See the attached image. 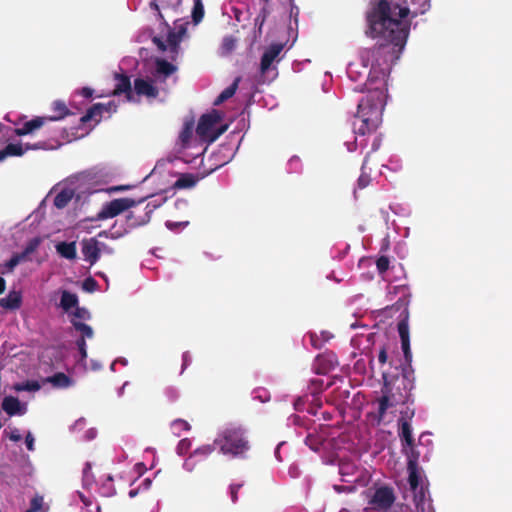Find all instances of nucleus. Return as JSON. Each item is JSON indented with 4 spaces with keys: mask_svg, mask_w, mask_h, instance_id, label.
Wrapping results in <instances>:
<instances>
[{
    "mask_svg": "<svg viewBox=\"0 0 512 512\" xmlns=\"http://www.w3.org/2000/svg\"><path fill=\"white\" fill-rule=\"evenodd\" d=\"M410 9L398 3L380 0L366 15L368 28L366 35L379 38L381 42L360 51L362 66L368 69V93L358 103L356 118L360 121L355 129L365 135L377 129L382 122V114L387 99V79L391 66L404 50L410 32L407 17Z\"/></svg>",
    "mask_w": 512,
    "mask_h": 512,
    "instance_id": "nucleus-1",
    "label": "nucleus"
},
{
    "mask_svg": "<svg viewBox=\"0 0 512 512\" xmlns=\"http://www.w3.org/2000/svg\"><path fill=\"white\" fill-rule=\"evenodd\" d=\"M214 444L225 455L232 457H245L250 450V444L246 431L237 425L225 427L217 436Z\"/></svg>",
    "mask_w": 512,
    "mask_h": 512,
    "instance_id": "nucleus-2",
    "label": "nucleus"
},
{
    "mask_svg": "<svg viewBox=\"0 0 512 512\" xmlns=\"http://www.w3.org/2000/svg\"><path fill=\"white\" fill-rule=\"evenodd\" d=\"M410 372L407 371L406 368L402 371V383L404 385L405 393L395 394L394 393V384L388 382V377L384 373V385L381 389L382 396L378 400V422H381L387 412V410L391 407H395L399 404H405L409 401L410 392L414 387L413 380L410 379Z\"/></svg>",
    "mask_w": 512,
    "mask_h": 512,
    "instance_id": "nucleus-3",
    "label": "nucleus"
},
{
    "mask_svg": "<svg viewBox=\"0 0 512 512\" xmlns=\"http://www.w3.org/2000/svg\"><path fill=\"white\" fill-rule=\"evenodd\" d=\"M409 296L403 295L392 306L397 310H401L400 320L397 325V330L401 340V348L404 354L405 362L410 366L412 361V352L410 348V332H409Z\"/></svg>",
    "mask_w": 512,
    "mask_h": 512,
    "instance_id": "nucleus-4",
    "label": "nucleus"
},
{
    "mask_svg": "<svg viewBox=\"0 0 512 512\" xmlns=\"http://www.w3.org/2000/svg\"><path fill=\"white\" fill-rule=\"evenodd\" d=\"M53 110L57 113V115L34 117L33 119L24 122L21 127L16 128L14 130L15 135L25 136L33 134L36 130L43 127L48 121H57L63 119L66 115L69 114V110L67 109L65 103L60 101H55L53 103Z\"/></svg>",
    "mask_w": 512,
    "mask_h": 512,
    "instance_id": "nucleus-5",
    "label": "nucleus"
},
{
    "mask_svg": "<svg viewBox=\"0 0 512 512\" xmlns=\"http://www.w3.org/2000/svg\"><path fill=\"white\" fill-rule=\"evenodd\" d=\"M149 197L150 196L147 195L138 200L125 197L117 198L112 201L106 202L102 205L100 212H98V221L114 218L121 214L122 212L143 203Z\"/></svg>",
    "mask_w": 512,
    "mask_h": 512,
    "instance_id": "nucleus-6",
    "label": "nucleus"
},
{
    "mask_svg": "<svg viewBox=\"0 0 512 512\" xmlns=\"http://www.w3.org/2000/svg\"><path fill=\"white\" fill-rule=\"evenodd\" d=\"M78 185L76 189L65 188L61 190L54 198V205L58 209L65 208L74 196L77 200L84 198V194L89 196L95 192L94 186L85 187V177L82 176L78 179Z\"/></svg>",
    "mask_w": 512,
    "mask_h": 512,
    "instance_id": "nucleus-7",
    "label": "nucleus"
},
{
    "mask_svg": "<svg viewBox=\"0 0 512 512\" xmlns=\"http://www.w3.org/2000/svg\"><path fill=\"white\" fill-rule=\"evenodd\" d=\"M221 120L220 114L214 110L211 113L204 114L200 117L196 127L198 136L209 142V137L213 135L214 126Z\"/></svg>",
    "mask_w": 512,
    "mask_h": 512,
    "instance_id": "nucleus-8",
    "label": "nucleus"
},
{
    "mask_svg": "<svg viewBox=\"0 0 512 512\" xmlns=\"http://www.w3.org/2000/svg\"><path fill=\"white\" fill-rule=\"evenodd\" d=\"M95 484L94 475L92 473V464L90 462H87L85 464V467L83 468V475H82V487L86 491H78V495L83 502V504L88 507L92 505L94 496L91 492L93 486Z\"/></svg>",
    "mask_w": 512,
    "mask_h": 512,
    "instance_id": "nucleus-9",
    "label": "nucleus"
},
{
    "mask_svg": "<svg viewBox=\"0 0 512 512\" xmlns=\"http://www.w3.org/2000/svg\"><path fill=\"white\" fill-rule=\"evenodd\" d=\"M407 469L409 472L408 482L411 490L415 493V500L423 501L425 493L423 487L419 488L420 475L418 472L417 460L409 459Z\"/></svg>",
    "mask_w": 512,
    "mask_h": 512,
    "instance_id": "nucleus-10",
    "label": "nucleus"
},
{
    "mask_svg": "<svg viewBox=\"0 0 512 512\" xmlns=\"http://www.w3.org/2000/svg\"><path fill=\"white\" fill-rule=\"evenodd\" d=\"M395 501L393 490L389 487L378 488L371 500V504L379 509H388Z\"/></svg>",
    "mask_w": 512,
    "mask_h": 512,
    "instance_id": "nucleus-11",
    "label": "nucleus"
},
{
    "mask_svg": "<svg viewBox=\"0 0 512 512\" xmlns=\"http://www.w3.org/2000/svg\"><path fill=\"white\" fill-rule=\"evenodd\" d=\"M284 49L283 43L271 44L263 53L260 61V72L265 74Z\"/></svg>",
    "mask_w": 512,
    "mask_h": 512,
    "instance_id": "nucleus-12",
    "label": "nucleus"
},
{
    "mask_svg": "<svg viewBox=\"0 0 512 512\" xmlns=\"http://www.w3.org/2000/svg\"><path fill=\"white\" fill-rule=\"evenodd\" d=\"M73 318L71 319V322L76 330L81 331L83 336H87L88 338L93 337V330L90 326L78 321L79 320H86L89 318V312L82 307H76L75 311L72 313Z\"/></svg>",
    "mask_w": 512,
    "mask_h": 512,
    "instance_id": "nucleus-13",
    "label": "nucleus"
},
{
    "mask_svg": "<svg viewBox=\"0 0 512 512\" xmlns=\"http://www.w3.org/2000/svg\"><path fill=\"white\" fill-rule=\"evenodd\" d=\"M186 33V28L181 26L178 31L170 30L167 36V42L169 46L170 58L172 61H175L177 55L180 50V42L184 34Z\"/></svg>",
    "mask_w": 512,
    "mask_h": 512,
    "instance_id": "nucleus-14",
    "label": "nucleus"
},
{
    "mask_svg": "<svg viewBox=\"0 0 512 512\" xmlns=\"http://www.w3.org/2000/svg\"><path fill=\"white\" fill-rule=\"evenodd\" d=\"M336 360L334 356L318 355L313 363V371L318 375H324L334 369Z\"/></svg>",
    "mask_w": 512,
    "mask_h": 512,
    "instance_id": "nucleus-15",
    "label": "nucleus"
},
{
    "mask_svg": "<svg viewBox=\"0 0 512 512\" xmlns=\"http://www.w3.org/2000/svg\"><path fill=\"white\" fill-rule=\"evenodd\" d=\"M134 90L139 96L156 98L159 94L158 88L151 81L137 78L134 80Z\"/></svg>",
    "mask_w": 512,
    "mask_h": 512,
    "instance_id": "nucleus-16",
    "label": "nucleus"
},
{
    "mask_svg": "<svg viewBox=\"0 0 512 512\" xmlns=\"http://www.w3.org/2000/svg\"><path fill=\"white\" fill-rule=\"evenodd\" d=\"M115 88L113 90V95H121L125 93L126 98L128 100L132 99V89H131V81L129 76L124 74H115Z\"/></svg>",
    "mask_w": 512,
    "mask_h": 512,
    "instance_id": "nucleus-17",
    "label": "nucleus"
},
{
    "mask_svg": "<svg viewBox=\"0 0 512 512\" xmlns=\"http://www.w3.org/2000/svg\"><path fill=\"white\" fill-rule=\"evenodd\" d=\"M152 211L153 209L150 208V205L148 204L143 215L137 216L134 212H129L126 216L127 226L130 229H133L147 224L150 221Z\"/></svg>",
    "mask_w": 512,
    "mask_h": 512,
    "instance_id": "nucleus-18",
    "label": "nucleus"
},
{
    "mask_svg": "<svg viewBox=\"0 0 512 512\" xmlns=\"http://www.w3.org/2000/svg\"><path fill=\"white\" fill-rule=\"evenodd\" d=\"M22 305V294L20 291L11 290L8 295L0 299V306L6 310H17Z\"/></svg>",
    "mask_w": 512,
    "mask_h": 512,
    "instance_id": "nucleus-19",
    "label": "nucleus"
},
{
    "mask_svg": "<svg viewBox=\"0 0 512 512\" xmlns=\"http://www.w3.org/2000/svg\"><path fill=\"white\" fill-rule=\"evenodd\" d=\"M81 252L85 260L91 265L96 263V237L82 240Z\"/></svg>",
    "mask_w": 512,
    "mask_h": 512,
    "instance_id": "nucleus-20",
    "label": "nucleus"
},
{
    "mask_svg": "<svg viewBox=\"0 0 512 512\" xmlns=\"http://www.w3.org/2000/svg\"><path fill=\"white\" fill-rule=\"evenodd\" d=\"M2 409L9 415L23 414L21 402L14 396H6L2 401Z\"/></svg>",
    "mask_w": 512,
    "mask_h": 512,
    "instance_id": "nucleus-21",
    "label": "nucleus"
},
{
    "mask_svg": "<svg viewBox=\"0 0 512 512\" xmlns=\"http://www.w3.org/2000/svg\"><path fill=\"white\" fill-rule=\"evenodd\" d=\"M400 432L399 436L401 438L402 444L404 447H413L414 446V438L412 435V427L411 424L405 420H399Z\"/></svg>",
    "mask_w": 512,
    "mask_h": 512,
    "instance_id": "nucleus-22",
    "label": "nucleus"
},
{
    "mask_svg": "<svg viewBox=\"0 0 512 512\" xmlns=\"http://www.w3.org/2000/svg\"><path fill=\"white\" fill-rule=\"evenodd\" d=\"M59 306L65 311L69 313L72 308L78 307V297L76 294L71 293L67 290H63L61 292V299Z\"/></svg>",
    "mask_w": 512,
    "mask_h": 512,
    "instance_id": "nucleus-23",
    "label": "nucleus"
},
{
    "mask_svg": "<svg viewBox=\"0 0 512 512\" xmlns=\"http://www.w3.org/2000/svg\"><path fill=\"white\" fill-rule=\"evenodd\" d=\"M25 153L24 146L20 143H9L0 150V162L11 156H22Z\"/></svg>",
    "mask_w": 512,
    "mask_h": 512,
    "instance_id": "nucleus-24",
    "label": "nucleus"
},
{
    "mask_svg": "<svg viewBox=\"0 0 512 512\" xmlns=\"http://www.w3.org/2000/svg\"><path fill=\"white\" fill-rule=\"evenodd\" d=\"M198 182V177L194 174L185 173L181 174L179 178L174 183V188L176 189H187L192 188Z\"/></svg>",
    "mask_w": 512,
    "mask_h": 512,
    "instance_id": "nucleus-25",
    "label": "nucleus"
},
{
    "mask_svg": "<svg viewBox=\"0 0 512 512\" xmlns=\"http://www.w3.org/2000/svg\"><path fill=\"white\" fill-rule=\"evenodd\" d=\"M239 82H240V78L237 77L230 86L225 88L218 95V97L214 101V105L218 106V105L222 104L223 102H225L226 100H228L229 98H231L232 96H234V94L236 93V91L238 89Z\"/></svg>",
    "mask_w": 512,
    "mask_h": 512,
    "instance_id": "nucleus-26",
    "label": "nucleus"
},
{
    "mask_svg": "<svg viewBox=\"0 0 512 512\" xmlns=\"http://www.w3.org/2000/svg\"><path fill=\"white\" fill-rule=\"evenodd\" d=\"M56 251L66 259H74L76 257L75 242H60L56 245Z\"/></svg>",
    "mask_w": 512,
    "mask_h": 512,
    "instance_id": "nucleus-27",
    "label": "nucleus"
},
{
    "mask_svg": "<svg viewBox=\"0 0 512 512\" xmlns=\"http://www.w3.org/2000/svg\"><path fill=\"white\" fill-rule=\"evenodd\" d=\"M44 382L51 383L57 388H66L70 386L71 379L63 372H57L54 375L47 377Z\"/></svg>",
    "mask_w": 512,
    "mask_h": 512,
    "instance_id": "nucleus-28",
    "label": "nucleus"
},
{
    "mask_svg": "<svg viewBox=\"0 0 512 512\" xmlns=\"http://www.w3.org/2000/svg\"><path fill=\"white\" fill-rule=\"evenodd\" d=\"M236 45H237V39L234 36H232V35L225 36L222 39V43L219 48L220 55L221 56L230 55L235 50Z\"/></svg>",
    "mask_w": 512,
    "mask_h": 512,
    "instance_id": "nucleus-29",
    "label": "nucleus"
},
{
    "mask_svg": "<svg viewBox=\"0 0 512 512\" xmlns=\"http://www.w3.org/2000/svg\"><path fill=\"white\" fill-rule=\"evenodd\" d=\"M176 71V67L164 59L156 60V72L166 77L170 76Z\"/></svg>",
    "mask_w": 512,
    "mask_h": 512,
    "instance_id": "nucleus-30",
    "label": "nucleus"
},
{
    "mask_svg": "<svg viewBox=\"0 0 512 512\" xmlns=\"http://www.w3.org/2000/svg\"><path fill=\"white\" fill-rule=\"evenodd\" d=\"M204 17V6L202 0H194L192 9V20L194 24H199Z\"/></svg>",
    "mask_w": 512,
    "mask_h": 512,
    "instance_id": "nucleus-31",
    "label": "nucleus"
},
{
    "mask_svg": "<svg viewBox=\"0 0 512 512\" xmlns=\"http://www.w3.org/2000/svg\"><path fill=\"white\" fill-rule=\"evenodd\" d=\"M48 508L44 507V499L40 495H35L30 501V507L26 512H46Z\"/></svg>",
    "mask_w": 512,
    "mask_h": 512,
    "instance_id": "nucleus-32",
    "label": "nucleus"
},
{
    "mask_svg": "<svg viewBox=\"0 0 512 512\" xmlns=\"http://www.w3.org/2000/svg\"><path fill=\"white\" fill-rule=\"evenodd\" d=\"M16 391H38L41 389V385L36 380H27L23 383H18L14 386Z\"/></svg>",
    "mask_w": 512,
    "mask_h": 512,
    "instance_id": "nucleus-33",
    "label": "nucleus"
},
{
    "mask_svg": "<svg viewBox=\"0 0 512 512\" xmlns=\"http://www.w3.org/2000/svg\"><path fill=\"white\" fill-rule=\"evenodd\" d=\"M171 428L174 434L179 435L181 431H188L191 427L186 420L176 419L171 423Z\"/></svg>",
    "mask_w": 512,
    "mask_h": 512,
    "instance_id": "nucleus-34",
    "label": "nucleus"
},
{
    "mask_svg": "<svg viewBox=\"0 0 512 512\" xmlns=\"http://www.w3.org/2000/svg\"><path fill=\"white\" fill-rule=\"evenodd\" d=\"M412 4L416 6L413 16L424 14L430 9V0H412Z\"/></svg>",
    "mask_w": 512,
    "mask_h": 512,
    "instance_id": "nucleus-35",
    "label": "nucleus"
},
{
    "mask_svg": "<svg viewBox=\"0 0 512 512\" xmlns=\"http://www.w3.org/2000/svg\"><path fill=\"white\" fill-rule=\"evenodd\" d=\"M366 162H367V160L365 159L363 162V165H362V173L359 176L358 181H357L358 188H360V189L366 188L367 186H369V184L371 182L370 175L363 171V169L366 165Z\"/></svg>",
    "mask_w": 512,
    "mask_h": 512,
    "instance_id": "nucleus-36",
    "label": "nucleus"
},
{
    "mask_svg": "<svg viewBox=\"0 0 512 512\" xmlns=\"http://www.w3.org/2000/svg\"><path fill=\"white\" fill-rule=\"evenodd\" d=\"M113 478L111 476H108L107 477V482L104 483L101 487V494L103 496H106V497H109V496H112L114 495L115 493V488L113 486Z\"/></svg>",
    "mask_w": 512,
    "mask_h": 512,
    "instance_id": "nucleus-37",
    "label": "nucleus"
},
{
    "mask_svg": "<svg viewBox=\"0 0 512 512\" xmlns=\"http://www.w3.org/2000/svg\"><path fill=\"white\" fill-rule=\"evenodd\" d=\"M116 111V105L109 101L107 104L105 103H98V115L100 117H103L104 113H107L110 115L111 112Z\"/></svg>",
    "mask_w": 512,
    "mask_h": 512,
    "instance_id": "nucleus-38",
    "label": "nucleus"
},
{
    "mask_svg": "<svg viewBox=\"0 0 512 512\" xmlns=\"http://www.w3.org/2000/svg\"><path fill=\"white\" fill-rule=\"evenodd\" d=\"M390 260L387 256H380L376 260V267L380 274L385 273L389 269Z\"/></svg>",
    "mask_w": 512,
    "mask_h": 512,
    "instance_id": "nucleus-39",
    "label": "nucleus"
},
{
    "mask_svg": "<svg viewBox=\"0 0 512 512\" xmlns=\"http://www.w3.org/2000/svg\"><path fill=\"white\" fill-rule=\"evenodd\" d=\"M213 451H214V446H212V445H204L202 447L197 448L190 458L196 457V456H208Z\"/></svg>",
    "mask_w": 512,
    "mask_h": 512,
    "instance_id": "nucleus-40",
    "label": "nucleus"
},
{
    "mask_svg": "<svg viewBox=\"0 0 512 512\" xmlns=\"http://www.w3.org/2000/svg\"><path fill=\"white\" fill-rule=\"evenodd\" d=\"M40 243H41L40 238L35 237V238L31 239L27 243V245L24 248V250L26 251V253H28L30 255V254L34 253L37 250V248L39 247Z\"/></svg>",
    "mask_w": 512,
    "mask_h": 512,
    "instance_id": "nucleus-41",
    "label": "nucleus"
},
{
    "mask_svg": "<svg viewBox=\"0 0 512 512\" xmlns=\"http://www.w3.org/2000/svg\"><path fill=\"white\" fill-rule=\"evenodd\" d=\"M96 113V104H93L89 107L87 110V113L80 118V125L84 126L86 123H88Z\"/></svg>",
    "mask_w": 512,
    "mask_h": 512,
    "instance_id": "nucleus-42",
    "label": "nucleus"
},
{
    "mask_svg": "<svg viewBox=\"0 0 512 512\" xmlns=\"http://www.w3.org/2000/svg\"><path fill=\"white\" fill-rule=\"evenodd\" d=\"M267 15H268V10L266 7H263L255 19V25L258 26V29L260 32H261L262 26L266 20Z\"/></svg>",
    "mask_w": 512,
    "mask_h": 512,
    "instance_id": "nucleus-43",
    "label": "nucleus"
},
{
    "mask_svg": "<svg viewBox=\"0 0 512 512\" xmlns=\"http://www.w3.org/2000/svg\"><path fill=\"white\" fill-rule=\"evenodd\" d=\"M82 288L87 292H94L96 290V280L92 277H88L84 280Z\"/></svg>",
    "mask_w": 512,
    "mask_h": 512,
    "instance_id": "nucleus-44",
    "label": "nucleus"
},
{
    "mask_svg": "<svg viewBox=\"0 0 512 512\" xmlns=\"http://www.w3.org/2000/svg\"><path fill=\"white\" fill-rule=\"evenodd\" d=\"M190 446H191V442L189 439H187V438L182 439L178 443L177 451L179 454L187 453L188 450L190 449Z\"/></svg>",
    "mask_w": 512,
    "mask_h": 512,
    "instance_id": "nucleus-45",
    "label": "nucleus"
},
{
    "mask_svg": "<svg viewBox=\"0 0 512 512\" xmlns=\"http://www.w3.org/2000/svg\"><path fill=\"white\" fill-rule=\"evenodd\" d=\"M388 382H391L392 385L394 384L393 388H394L395 394L405 393L404 385L402 383V378L401 379L396 378L395 380H388Z\"/></svg>",
    "mask_w": 512,
    "mask_h": 512,
    "instance_id": "nucleus-46",
    "label": "nucleus"
},
{
    "mask_svg": "<svg viewBox=\"0 0 512 512\" xmlns=\"http://www.w3.org/2000/svg\"><path fill=\"white\" fill-rule=\"evenodd\" d=\"M192 136V126L190 124H186L183 128L180 138L182 142H187Z\"/></svg>",
    "mask_w": 512,
    "mask_h": 512,
    "instance_id": "nucleus-47",
    "label": "nucleus"
},
{
    "mask_svg": "<svg viewBox=\"0 0 512 512\" xmlns=\"http://www.w3.org/2000/svg\"><path fill=\"white\" fill-rule=\"evenodd\" d=\"M46 148H47V144L44 141H40L35 144L27 143L24 145L25 152L28 150H40V149H46Z\"/></svg>",
    "mask_w": 512,
    "mask_h": 512,
    "instance_id": "nucleus-48",
    "label": "nucleus"
},
{
    "mask_svg": "<svg viewBox=\"0 0 512 512\" xmlns=\"http://www.w3.org/2000/svg\"><path fill=\"white\" fill-rule=\"evenodd\" d=\"M242 487V484H233L230 486L231 500L235 503L238 500V491Z\"/></svg>",
    "mask_w": 512,
    "mask_h": 512,
    "instance_id": "nucleus-49",
    "label": "nucleus"
},
{
    "mask_svg": "<svg viewBox=\"0 0 512 512\" xmlns=\"http://www.w3.org/2000/svg\"><path fill=\"white\" fill-rule=\"evenodd\" d=\"M19 264V259L16 258L15 255H13L6 263L5 267L8 269V271L12 272L15 267Z\"/></svg>",
    "mask_w": 512,
    "mask_h": 512,
    "instance_id": "nucleus-50",
    "label": "nucleus"
},
{
    "mask_svg": "<svg viewBox=\"0 0 512 512\" xmlns=\"http://www.w3.org/2000/svg\"><path fill=\"white\" fill-rule=\"evenodd\" d=\"M152 42L157 46V48L161 51V52H164L166 51L167 49V45L165 44V42L158 36H154L152 38Z\"/></svg>",
    "mask_w": 512,
    "mask_h": 512,
    "instance_id": "nucleus-51",
    "label": "nucleus"
},
{
    "mask_svg": "<svg viewBox=\"0 0 512 512\" xmlns=\"http://www.w3.org/2000/svg\"><path fill=\"white\" fill-rule=\"evenodd\" d=\"M227 129V125H223L214 131L213 135L209 137V142H214L220 135H222Z\"/></svg>",
    "mask_w": 512,
    "mask_h": 512,
    "instance_id": "nucleus-52",
    "label": "nucleus"
},
{
    "mask_svg": "<svg viewBox=\"0 0 512 512\" xmlns=\"http://www.w3.org/2000/svg\"><path fill=\"white\" fill-rule=\"evenodd\" d=\"M387 358H388V355H387L386 347L382 346L379 351V354H378V361L381 365H383L387 362Z\"/></svg>",
    "mask_w": 512,
    "mask_h": 512,
    "instance_id": "nucleus-53",
    "label": "nucleus"
},
{
    "mask_svg": "<svg viewBox=\"0 0 512 512\" xmlns=\"http://www.w3.org/2000/svg\"><path fill=\"white\" fill-rule=\"evenodd\" d=\"M25 444H26V447L29 451H33L34 450V438L32 436L31 433H28L26 438H25Z\"/></svg>",
    "mask_w": 512,
    "mask_h": 512,
    "instance_id": "nucleus-54",
    "label": "nucleus"
},
{
    "mask_svg": "<svg viewBox=\"0 0 512 512\" xmlns=\"http://www.w3.org/2000/svg\"><path fill=\"white\" fill-rule=\"evenodd\" d=\"M191 363V356L189 352H184L182 355V371L187 368Z\"/></svg>",
    "mask_w": 512,
    "mask_h": 512,
    "instance_id": "nucleus-55",
    "label": "nucleus"
},
{
    "mask_svg": "<svg viewBox=\"0 0 512 512\" xmlns=\"http://www.w3.org/2000/svg\"><path fill=\"white\" fill-rule=\"evenodd\" d=\"M128 189H130L129 185H119V186L110 187L106 191L111 193V192H117V191H124V190H128Z\"/></svg>",
    "mask_w": 512,
    "mask_h": 512,
    "instance_id": "nucleus-56",
    "label": "nucleus"
},
{
    "mask_svg": "<svg viewBox=\"0 0 512 512\" xmlns=\"http://www.w3.org/2000/svg\"><path fill=\"white\" fill-rule=\"evenodd\" d=\"M150 7H151L152 9H154V10L157 12V15H158V18H159V19H163V15H162V13L160 12L159 6H158V4H157V0H153V1H151V2H150Z\"/></svg>",
    "mask_w": 512,
    "mask_h": 512,
    "instance_id": "nucleus-57",
    "label": "nucleus"
},
{
    "mask_svg": "<svg viewBox=\"0 0 512 512\" xmlns=\"http://www.w3.org/2000/svg\"><path fill=\"white\" fill-rule=\"evenodd\" d=\"M93 92H94L93 89H91L89 87H84L81 90V95H83L85 98H90V97H92Z\"/></svg>",
    "mask_w": 512,
    "mask_h": 512,
    "instance_id": "nucleus-58",
    "label": "nucleus"
},
{
    "mask_svg": "<svg viewBox=\"0 0 512 512\" xmlns=\"http://www.w3.org/2000/svg\"><path fill=\"white\" fill-rule=\"evenodd\" d=\"M19 259V263L28 259L29 254L23 250L21 253L14 254Z\"/></svg>",
    "mask_w": 512,
    "mask_h": 512,
    "instance_id": "nucleus-59",
    "label": "nucleus"
},
{
    "mask_svg": "<svg viewBox=\"0 0 512 512\" xmlns=\"http://www.w3.org/2000/svg\"><path fill=\"white\" fill-rule=\"evenodd\" d=\"M311 384L315 385L317 390H320V391L322 390V385H323L322 380H319V379L312 380Z\"/></svg>",
    "mask_w": 512,
    "mask_h": 512,
    "instance_id": "nucleus-60",
    "label": "nucleus"
},
{
    "mask_svg": "<svg viewBox=\"0 0 512 512\" xmlns=\"http://www.w3.org/2000/svg\"><path fill=\"white\" fill-rule=\"evenodd\" d=\"M6 289V280L3 277H0V295L4 293Z\"/></svg>",
    "mask_w": 512,
    "mask_h": 512,
    "instance_id": "nucleus-61",
    "label": "nucleus"
},
{
    "mask_svg": "<svg viewBox=\"0 0 512 512\" xmlns=\"http://www.w3.org/2000/svg\"><path fill=\"white\" fill-rule=\"evenodd\" d=\"M84 340L82 339L81 341L78 342V345H79V349H80V352L82 354L83 357L86 356V351H85V348H84Z\"/></svg>",
    "mask_w": 512,
    "mask_h": 512,
    "instance_id": "nucleus-62",
    "label": "nucleus"
},
{
    "mask_svg": "<svg viewBox=\"0 0 512 512\" xmlns=\"http://www.w3.org/2000/svg\"><path fill=\"white\" fill-rule=\"evenodd\" d=\"M347 73H348L350 78H353V74L356 73V70L354 69V65L353 64H350L348 66Z\"/></svg>",
    "mask_w": 512,
    "mask_h": 512,
    "instance_id": "nucleus-63",
    "label": "nucleus"
},
{
    "mask_svg": "<svg viewBox=\"0 0 512 512\" xmlns=\"http://www.w3.org/2000/svg\"><path fill=\"white\" fill-rule=\"evenodd\" d=\"M10 439L17 442L21 439V436L19 434H11Z\"/></svg>",
    "mask_w": 512,
    "mask_h": 512,
    "instance_id": "nucleus-64",
    "label": "nucleus"
}]
</instances>
